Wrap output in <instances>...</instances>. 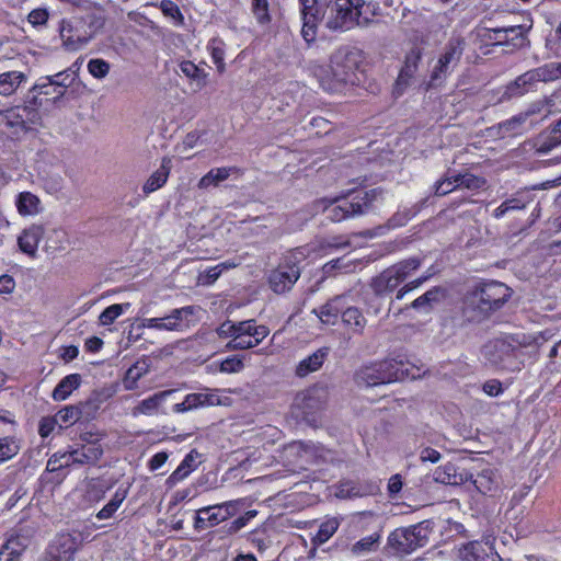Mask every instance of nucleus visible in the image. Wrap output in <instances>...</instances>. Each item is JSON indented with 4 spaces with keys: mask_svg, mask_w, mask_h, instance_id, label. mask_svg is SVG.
Instances as JSON below:
<instances>
[{
    "mask_svg": "<svg viewBox=\"0 0 561 561\" xmlns=\"http://www.w3.org/2000/svg\"><path fill=\"white\" fill-rule=\"evenodd\" d=\"M81 385L80 374H70L64 377L53 391V399L55 401L66 400L76 389Z\"/></svg>",
    "mask_w": 561,
    "mask_h": 561,
    "instance_id": "33",
    "label": "nucleus"
},
{
    "mask_svg": "<svg viewBox=\"0 0 561 561\" xmlns=\"http://www.w3.org/2000/svg\"><path fill=\"white\" fill-rule=\"evenodd\" d=\"M197 456L198 453L196 450H191L169 477V481L176 483L185 479L196 468L195 460Z\"/></svg>",
    "mask_w": 561,
    "mask_h": 561,
    "instance_id": "41",
    "label": "nucleus"
},
{
    "mask_svg": "<svg viewBox=\"0 0 561 561\" xmlns=\"http://www.w3.org/2000/svg\"><path fill=\"white\" fill-rule=\"evenodd\" d=\"M243 369V356L233 355L224 359L220 364V371L222 373H238Z\"/></svg>",
    "mask_w": 561,
    "mask_h": 561,
    "instance_id": "61",
    "label": "nucleus"
},
{
    "mask_svg": "<svg viewBox=\"0 0 561 561\" xmlns=\"http://www.w3.org/2000/svg\"><path fill=\"white\" fill-rule=\"evenodd\" d=\"M561 145V138L551 128L548 135L541 134L535 141L534 148L537 153L546 154Z\"/></svg>",
    "mask_w": 561,
    "mask_h": 561,
    "instance_id": "44",
    "label": "nucleus"
},
{
    "mask_svg": "<svg viewBox=\"0 0 561 561\" xmlns=\"http://www.w3.org/2000/svg\"><path fill=\"white\" fill-rule=\"evenodd\" d=\"M379 538L380 537L378 534H373L365 538H362L360 540L353 545L352 552L355 554H362L375 550L379 541Z\"/></svg>",
    "mask_w": 561,
    "mask_h": 561,
    "instance_id": "56",
    "label": "nucleus"
},
{
    "mask_svg": "<svg viewBox=\"0 0 561 561\" xmlns=\"http://www.w3.org/2000/svg\"><path fill=\"white\" fill-rule=\"evenodd\" d=\"M124 500V496L116 493L113 499L98 513L96 517L99 519H107L110 518L119 507Z\"/></svg>",
    "mask_w": 561,
    "mask_h": 561,
    "instance_id": "62",
    "label": "nucleus"
},
{
    "mask_svg": "<svg viewBox=\"0 0 561 561\" xmlns=\"http://www.w3.org/2000/svg\"><path fill=\"white\" fill-rule=\"evenodd\" d=\"M82 419L81 412L77 405H67L58 411L56 414V421L60 422V426L62 424H75L79 420Z\"/></svg>",
    "mask_w": 561,
    "mask_h": 561,
    "instance_id": "54",
    "label": "nucleus"
},
{
    "mask_svg": "<svg viewBox=\"0 0 561 561\" xmlns=\"http://www.w3.org/2000/svg\"><path fill=\"white\" fill-rule=\"evenodd\" d=\"M16 207L23 216L36 215L41 209V201L31 192H22L18 195Z\"/></svg>",
    "mask_w": 561,
    "mask_h": 561,
    "instance_id": "37",
    "label": "nucleus"
},
{
    "mask_svg": "<svg viewBox=\"0 0 561 561\" xmlns=\"http://www.w3.org/2000/svg\"><path fill=\"white\" fill-rule=\"evenodd\" d=\"M179 67H180L181 72L185 77H187L192 80H195L199 87L205 85L206 75L194 62H192L190 60H184L180 64Z\"/></svg>",
    "mask_w": 561,
    "mask_h": 561,
    "instance_id": "52",
    "label": "nucleus"
},
{
    "mask_svg": "<svg viewBox=\"0 0 561 561\" xmlns=\"http://www.w3.org/2000/svg\"><path fill=\"white\" fill-rule=\"evenodd\" d=\"M88 70L96 79L105 78L110 72V64L101 58H93L88 62Z\"/></svg>",
    "mask_w": 561,
    "mask_h": 561,
    "instance_id": "57",
    "label": "nucleus"
},
{
    "mask_svg": "<svg viewBox=\"0 0 561 561\" xmlns=\"http://www.w3.org/2000/svg\"><path fill=\"white\" fill-rule=\"evenodd\" d=\"M201 311V307L192 305L172 309L169 316L170 320H173V323L176 327V332H183L197 323V316Z\"/></svg>",
    "mask_w": 561,
    "mask_h": 561,
    "instance_id": "22",
    "label": "nucleus"
},
{
    "mask_svg": "<svg viewBox=\"0 0 561 561\" xmlns=\"http://www.w3.org/2000/svg\"><path fill=\"white\" fill-rule=\"evenodd\" d=\"M26 539L21 536L10 537L0 549V561H15L24 551Z\"/></svg>",
    "mask_w": 561,
    "mask_h": 561,
    "instance_id": "35",
    "label": "nucleus"
},
{
    "mask_svg": "<svg viewBox=\"0 0 561 561\" xmlns=\"http://www.w3.org/2000/svg\"><path fill=\"white\" fill-rule=\"evenodd\" d=\"M38 110V106L30 103V96H27L26 105L0 111V116L8 127L28 131L42 123V115Z\"/></svg>",
    "mask_w": 561,
    "mask_h": 561,
    "instance_id": "12",
    "label": "nucleus"
},
{
    "mask_svg": "<svg viewBox=\"0 0 561 561\" xmlns=\"http://www.w3.org/2000/svg\"><path fill=\"white\" fill-rule=\"evenodd\" d=\"M409 374L407 363L390 358L360 367L354 375L358 387H375L402 380Z\"/></svg>",
    "mask_w": 561,
    "mask_h": 561,
    "instance_id": "4",
    "label": "nucleus"
},
{
    "mask_svg": "<svg viewBox=\"0 0 561 561\" xmlns=\"http://www.w3.org/2000/svg\"><path fill=\"white\" fill-rule=\"evenodd\" d=\"M44 234V227L38 225H32L27 229L23 230L22 234L18 239L20 250L30 256H35L38 242Z\"/></svg>",
    "mask_w": 561,
    "mask_h": 561,
    "instance_id": "27",
    "label": "nucleus"
},
{
    "mask_svg": "<svg viewBox=\"0 0 561 561\" xmlns=\"http://www.w3.org/2000/svg\"><path fill=\"white\" fill-rule=\"evenodd\" d=\"M531 25H513L507 27L491 28L490 39L494 41V45L512 46L514 48H523L529 45L526 33L530 30Z\"/></svg>",
    "mask_w": 561,
    "mask_h": 561,
    "instance_id": "16",
    "label": "nucleus"
},
{
    "mask_svg": "<svg viewBox=\"0 0 561 561\" xmlns=\"http://www.w3.org/2000/svg\"><path fill=\"white\" fill-rule=\"evenodd\" d=\"M27 79L22 71H8L0 75V95L11 96Z\"/></svg>",
    "mask_w": 561,
    "mask_h": 561,
    "instance_id": "31",
    "label": "nucleus"
},
{
    "mask_svg": "<svg viewBox=\"0 0 561 561\" xmlns=\"http://www.w3.org/2000/svg\"><path fill=\"white\" fill-rule=\"evenodd\" d=\"M172 169V159L170 157H163L161 164L145 182L142 192L145 195H149L157 190L161 188L168 181Z\"/></svg>",
    "mask_w": 561,
    "mask_h": 561,
    "instance_id": "26",
    "label": "nucleus"
},
{
    "mask_svg": "<svg viewBox=\"0 0 561 561\" xmlns=\"http://www.w3.org/2000/svg\"><path fill=\"white\" fill-rule=\"evenodd\" d=\"M217 333L221 337H234L231 342L228 343V347L240 350L245 348V341L242 337L245 334L244 322H239L236 324L234 322L228 320L217 329Z\"/></svg>",
    "mask_w": 561,
    "mask_h": 561,
    "instance_id": "29",
    "label": "nucleus"
},
{
    "mask_svg": "<svg viewBox=\"0 0 561 561\" xmlns=\"http://www.w3.org/2000/svg\"><path fill=\"white\" fill-rule=\"evenodd\" d=\"M526 121L527 114L518 113L517 115L497 124V135L501 137H510L520 134Z\"/></svg>",
    "mask_w": 561,
    "mask_h": 561,
    "instance_id": "38",
    "label": "nucleus"
},
{
    "mask_svg": "<svg viewBox=\"0 0 561 561\" xmlns=\"http://www.w3.org/2000/svg\"><path fill=\"white\" fill-rule=\"evenodd\" d=\"M78 408L81 412L82 419L92 420L95 417L98 410L100 409V401L98 398H89L84 402H80Z\"/></svg>",
    "mask_w": 561,
    "mask_h": 561,
    "instance_id": "60",
    "label": "nucleus"
},
{
    "mask_svg": "<svg viewBox=\"0 0 561 561\" xmlns=\"http://www.w3.org/2000/svg\"><path fill=\"white\" fill-rule=\"evenodd\" d=\"M457 179L458 187H466L468 190H479L483 187L486 181L482 178L473 175L471 173L455 174Z\"/></svg>",
    "mask_w": 561,
    "mask_h": 561,
    "instance_id": "55",
    "label": "nucleus"
},
{
    "mask_svg": "<svg viewBox=\"0 0 561 561\" xmlns=\"http://www.w3.org/2000/svg\"><path fill=\"white\" fill-rule=\"evenodd\" d=\"M75 461L78 465H94L103 455L99 444L83 445L81 449H75Z\"/></svg>",
    "mask_w": 561,
    "mask_h": 561,
    "instance_id": "39",
    "label": "nucleus"
},
{
    "mask_svg": "<svg viewBox=\"0 0 561 561\" xmlns=\"http://www.w3.org/2000/svg\"><path fill=\"white\" fill-rule=\"evenodd\" d=\"M251 10L260 25L266 26L271 23L268 0H252Z\"/></svg>",
    "mask_w": 561,
    "mask_h": 561,
    "instance_id": "46",
    "label": "nucleus"
},
{
    "mask_svg": "<svg viewBox=\"0 0 561 561\" xmlns=\"http://www.w3.org/2000/svg\"><path fill=\"white\" fill-rule=\"evenodd\" d=\"M551 73L547 64L522 73L505 87L501 100L520 98L535 90L539 82L553 81Z\"/></svg>",
    "mask_w": 561,
    "mask_h": 561,
    "instance_id": "9",
    "label": "nucleus"
},
{
    "mask_svg": "<svg viewBox=\"0 0 561 561\" xmlns=\"http://www.w3.org/2000/svg\"><path fill=\"white\" fill-rule=\"evenodd\" d=\"M160 9L165 16L173 19L176 22V24H183V14L181 13L175 2H173L172 0H162L160 2Z\"/></svg>",
    "mask_w": 561,
    "mask_h": 561,
    "instance_id": "58",
    "label": "nucleus"
},
{
    "mask_svg": "<svg viewBox=\"0 0 561 561\" xmlns=\"http://www.w3.org/2000/svg\"><path fill=\"white\" fill-rule=\"evenodd\" d=\"M234 504L229 503L226 506V513L222 514L224 506L216 505V506H209L204 507L197 511V514L195 516V528L196 529H205L208 527H213L217 524H219L221 520H225L228 515L231 513L229 512V507H232Z\"/></svg>",
    "mask_w": 561,
    "mask_h": 561,
    "instance_id": "20",
    "label": "nucleus"
},
{
    "mask_svg": "<svg viewBox=\"0 0 561 561\" xmlns=\"http://www.w3.org/2000/svg\"><path fill=\"white\" fill-rule=\"evenodd\" d=\"M465 45V39L461 37H454L448 41L445 46V51L439 57L432 72L430 85L435 87L440 84L446 77L454 71L461 59Z\"/></svg>",
    "mask_w": 561,
    "mask_h": 561,
    "instance_id": "10",
    "label": "nucleus"
},
{
    "mask_svg": "<svg viewBox=\"0 0 561 561\" xmlns=\"http://www.w3.org/2000/svg\"><path fill=\"white\" fill-rule=\"evenodd\" d=\"M425 201L416 203L411 207H404L393 214L388 220L389 228H398L407 225L422 208Z\"/></svg>",
    "mask_w": 561,
    "mask_h": 561,
    "instance_id": "42",
    "label": "nucleus"
},
{
    "mask_svg": "<svg viewBox=\"0 0 561 561\" xmlns=\"http://www.w3.org/2000/svg\"><path fill=\"white\" fill-rule=\"evenodd\" d=\"M80 545V535L62 533L56 536L47 551H49V556L54 558L60 557V559L73 561L75 553L78 551Z\"/></svg>",
    "mask_w": 561,
    "mask_h": 561,
    "instance_id": "18",
    "label": "nucleus"
},
{
    "mask_svg": "<svg viewBox=\"0 0 561 561\" xmlns=\"http://www.w3.org/2000/svg\"><path fill=\"white\" fill-rule=\"evenodd\" d=\"M447 298V289L443 286H435L426 293L414 299L410 308L424 313L431 312L436 306L440 305Z\"/></svg>",
    "mask_w": 561,
    "mask_h": 561,
    "instance_id": "21",
    "label": "nucleus"
},
{
    "mask_svg": "<svg viewBox=\"0 0 561 561\" xmlns=\"http://www.w3.org/2000/svg\"><path fill=\"white\" fill-rule=\"evenodd\" d=\"M186 407L191 410L204 405H214L219 402L218 396L215 393H190L184 399Z\"/></svg>",
    "mask_w": 561,
    "mask_h": 561,
    "instance_id": "47",
    "label": "nucleus"
},
{
    "mask_svg": "<svg viewBox=\"0 0 561 561\" xmlns=\"http://www.w3.org/2000/svg\"><path fill=\"white\" fill-rule=\"evenodd\" d=\"M340 526V522L337 518H330L325 522H323L320 527H319V530L316 535V541L318 543H324L327 542L337 530Z\"/></svg>",
    "mask_w": 561,
    "mask_h": 561,
    "instance_id": "53",
    "label": "nucleus"
},
{
    "mask_svg": "<svg viewBox=\"0 0 561 561\" xmlns=\"http://www.w3.org/2000/svg\"><path fill=\"white\" fill-rule=\"evenodd\" d=\"M512 289L497 280L479 282L463 297L462 314L468 322L481 323L501 310Z\"/></svg>",
    "mask_w": 561,
    "mask_h": 561,
    "instance_id": "1",
    "label": "nucleus"
},
{
    "mask_svg": "<svg viewBox=\"0 0 561 561\" xmlns=\"http://www.w3.org/2000/svg\"><path fill=\"white\" fill-rule=\"evenodd\" d=\"M377 486L373 482H356L352 480L341 481L336 496L341 499L363 497L375 493Z\"/></svg>",
    "mask_w": 561,
    "mask_h": 561,
    "instance_id": "24",
    "label": "nucleus"
},
{
    "mask_svg": "<svg viewBox=\"0 0 561 561\" xmlns=\"http://www.w3.org/2000/svg\"><path fill=\"white\" fill-rule=\"evenodd\" d=\"M140 328L156 329L160 331H175L176 327L173 323V320H170V316L167 314L161 318H147L142 319Z\"/></svg>",
    "mask_w": 561,
    "mask_h": 561,
    "instance_id": "48",
    "label": "nucleus"
},
{
    "mask_svg": "<svg viewBox=\"0 0 561 561\" xmlns=\"http://www.w3.org/2000/svg\"><path fill=\"white\" fill-rule=\"evenodd\" d=\"M432 275H433V273L427 272V273L421 275L420 277L405 283L401 288L398 289L396 298L398 300L403 299V297L408 293L419 288L421 285H423L425 282H427L432 277Z\"/></svg>",
    "mask_w": 561,
    "mask_h": 561,
    "instance_id": "59",
    "label": "nucleus"
},
{
    "mask_svg": "<svg viewBox=\"0 0 561 561\" xmlns=\"http://www.w3.org/2000/svg\"><path fill=\"white\" fill-rule=\"evenodd\" d=\"M423 47L419 44H413L405 55L404 65L400 70L396 81V89L403 90L410 83V80L417 72L419 64L422 60Z\"/></svg>",
    "mask_w": 561,
    "mask_h": 561,
    "instance_id": "19",
    "label": "nucleus"
},
{
    "mask_svg": "<svg viewBox=\"0 0 561 561\" xmlns=\"http://www.w3.org/2000/svg\"><path fill=\"white\" fill-rule=\"evenodd\" d=\"M329 399V388L325 385H314L299 392L291 407V412L308 425L316 427L320 413L324 410Z\"/></svg>",
    "mask_w": 561,
    "mask_h": 561,
    "instance_id": "5",
    "label": "nucleus"
},
{
    "mask_svg": "<svg viewBox=\"0 0 561 561\" xmlns=\"http://www.w3.org/2000/svg\"><path fill=\"white\" fill-rule=\"evenodd\" d=\"M472 484L482 494H491L499 486L496 473L490 469H483L476 476L473 474Z\"/></svg>",
    "mask_w": 561,
    "mask_h": 561,
    "instance_id": "32",
    "label": "nucleus"
},
{
    "mask_svg": "<svg viewBox=\"0 0 561 561\" xmlns=\"http://www.w3.org/2000/svg\"><path fill=\"white\" fill-rule=\"evenodd\" d=\"M130 307V304H114L105 308L99 317L102 325L112 324L124 311Z\"/></svg>",
    "mask_w": 561,
    "mask_h": 561,
    "instance_id": "51",
    "label": "nucleus"
},
{
    "mask_svg": "<svg viewBox=\"0 0 561 561\" xmlns=\"http://www.w3.org/2000/svg\"><path fill=\"white\" fill-rule=\"evenodd\" d=\"M383 191L380 187L369 191H357L333 199L321 198L313 203L316 213H323L333 222L363 216L374 210L376 203L381 201Z\"/></svg>",
    "mask_w": 561,
    "mask_h": 561,
    "instance_id": "3",
    "label": "nucleus"
},
{
    "mask_svg": "<svg viewBox=\"0 0 561 561\" xmlns=\"http://www.w3.org/2000/svg\"><path fill=\"white\" fill-rule=\"evenodd\" d=\"M341 319L343 324L354 334H362L367 323L366 318L356 307H348L342 310Z\"/></svg>",
    "mask_w": 561,
    "mask_h": 561,
    "instance_id": "34",
    "label": "nucleus"
},
{
    "mask_svg": "<svg viewBox=\"0 0 561 561\" xmlns=\"http://www.w3.org/2000/svg\"><path fill=\"white\" fill-rule=\"evenodd\" d=\"M65 95V83L61 81L50 82L44 80L35 84L28 92L30 103L39 108H48L57 104Z\"/></svg>",
    "mask_w": 561,
    "mask_h": 561,
    "instance_id": "14",
    "label": "nucleus"
},
{
    "mask_svg": "<svg viewBox=\"0 0 561 561\" xmlns=\"http://www.w3.org/2000/svg\"><path fill=\"white\" fill-rule=\"evenodd\" d=\"M354 0H331L323 13L325 26L331 31L355 27Z\"/></svg>",
    "mask_w": 561,
    "mask_h": 561,
    "instance_id": "13",
    "label": "nucleus"
},
{
    "mask_svg": "<svg viewBox=\"0 0 561 561\" xmlns=\"http://www.w3.org/2000/svg\"><path fill=\"white\" fill-rule=\"evenodd\" d=\"M20 451V443L13 437L0 438V462L10 460Z\"/></svg>",
    "mask_w": 561,
    "mask_h": 561,
    "instance_id": "49",
    "label": "nucleus"
},
{
    "mask_svg": "<svg viewBox=\"0 0 561 561\" xmlns=\"http://www.w3.org/2000/svg\"><path fill=\"white\" fill-rule=\"evenodd\" d=\"M209 49L211 53V58L214 64L217 66L219 72L225 70L224 64V49L221 47V42L213 39L209 44Z\"/></svg>",
    "mask_w": 561,
    "mask_h": 561,
    "instance_id": "63",
    "label": "nucleus"
},
{
    "mask_svg": "<svg viewBox=\"0 0 561 561\" xmlns=\"http://www.w3.org/2000/svg\"><path fill=\"white\" fill-rule=\"evenodd\" d=\"M481 353L486 364L500 370L519 371L524 366L520 351L508 339L488 342Z\"/></svg>",
    "mask_w": 561,
    "mask_h": 561,
    "instance_id": "7",
    "label": "nucleus"
},
{
    "mask_svg": "<svg viewBox=\"0 0 561 561\" xmlns=\"http://www.w3.org/2000/svg\"><path fill=\"white\" fill-rule=\"evenodd\" d=\"M342 297H335L319 309V318L323 323L334 324L342 313Z\"/></svg>",
    "mask_w": 561,
    "mask_h": 561,
    "instance_id": "43",
    "label": "nucleus"
},
{
    "mask_svg": "<svg viewBox=\"0 0 561 561\" xmlns=\"http://www.w3.org/2000/svg\"><path fill=\"white\" fill-rule=\"evenodd\" d=\"M460 561H500V554L489 540H474L458 549Z\"/></svg>",
    "mask_w": 561,
    "mask_h": 561,
    "instance_id": "17",
    "label": "nucleus"
},
{
    "mask_svg": "<svg viewBox=\"0 0 561 561\" xmlns=\"http://www.w3.org/2000/svg\"><path fill=\"white\" fill-rule=\"evenodd\" d=\"M93 23H87L83 19L62 20L59 26L64 45L70 50H77L85 45L95 34Z\"/></svg>",
    "mask_w": 561,
    "mask_h": 561,
    "instance_id": "11",
    "label": "nucleus"
},
{
    "mask_svg": "<svg viewBox=\"0 0 561 561\" xmlns=\"http://www.w3.org/2000/svg\"><path fill=\"white\" fill-rule=\"evenodd\" d=\"M241 175V170L236 167L215 168L199 180L197 187L201 190H207L209 186H218L221 182L231 176L238 179Z\"/></svg>",
    "mask_w": 561,
    "mask_h": 561,
    "instance_id": "25",
    "label": "nucleus"
},
{
    "mask_svg": "<svg viewBox=\"0 0 561 561\" xmlns=\"http://www.w3.org/2000/svg\"><path fill=\"white\" fill-rule=\"evenodd\" d=\"M430 529L425 522L394 529L388 537L389 546L400 553H411L427 545Z\"/></svg>",
    "mask_w": 561,
    "mask_h": 561,
    "instance_id": "8",
    "label": "nucleus"
},
{
    "mask_svg": "<svg viewBox=\"0 0 561 561\" xmlns=\"http://www.w3.org/2000/svg\"><path fill=\"white\" fill-rule=\"evenodd\" d=\"M360 61L358 50L348 47L336 49L330 57V66L314 68L321 88L329 93H342L358 80L356 70Z\"/></svg>",
    "mask_w": 561,
    "mask_h": 561,
    "instance_id": "2",
    "label": "nucleus"
},
{
    "mask_svg": "<svg viewBox=\"0 0 561 561\" xmlns=\"http://www.w3.org/2000/svg\"><path fill=\"white\" fill-rule=\"evenodd\" d=\"M149 371V363L146 359L137 360L130 366L123 379V386L126 390H135L138 380Z\"/></svg>",
    "mask_w": 561,
    "mask_h": 561,
    "instance_id": "36",
    "label": "nucleus"
},
{
    "mask_svg": "<svg viewBox=\"0 0 561 561\" xmlns=\"http://www.w3.org/2000/svg\"><path fill=\"white\" fill-rule=\"evenodd\" d=\"M170 393V390L161 391L140 401L136 407L131 409V415L137 417L139 415H152L157 413L160 405Z\"/></svg>",
    "mask_w": 561,
    "mask_h": 561,
    "instance_id": "30",
    "label": "nucleus"
},
{
    "mask_svg": "<svg viewBox=\"0 0 561 561\" xmlns=\"http://www.w3.org/2000/svg\"><path fill=\"white\" fill-rule=\"evenodd\" d=\"M354 16L355 26L368 27L377 21L375 16L380 14V7L375 2H367L365 0H354Z\"/></svg>",
    "mask_w": 561,
    "mask_h": 561,
    "instance_id": "23",
    "label": "nucleus"
},
{
    "mask_svg": "<svg viewBox=\"0 0 561 561\" xmlns=\"http://www.w3.org/2000/svg\"><path fill=\"white\" fill-rule=\"evenodd\" d=\"M300 277V268L296 263H282L271 272L268 284L276 294H284L291 289Z\"/></svg>",
    "mask_w": 561,
    "mask_h": 561,
    "instance_id": "15",
    "label": "nucleus"
},
{
    "mask_svg": "<svg viewBox=\"0 0 561 561\" xmlns=\"http://www.w3.org/2000/svg\"><path fill=\"white\" fill-rule=\"evenodd\" d=\"M270 333L265 325H257L254 320H248V350L256 346Z\"/></svg>",
    "mask_w": 561,
    "mask_h": 561,
    "instance_id": "45",
    "label": "nucleus"
},
{
    "mask_svg": "<svg viewBox=\"0 0 561 561\" xmlns=\"http://www.w3.org/2000/svg\"><path fill=\"white\" fill-rule=\"evenodd\" d=\"M42 238L45 239V249L51 252L65 249L67 243V232L61 228H49Z\"/></svg>",
    "mask_w": 561,
    "mask_h": 561,
    "instance_id": "40",
    "label": "nucleus"
},
{
    "mask_svg": "<svg viewBox=\"0 0 561 561\" xmlns=\"http://www.w3.org/2000/svg\"><path fill=\"white\" fill-rule=\"evenodd\" d=\"M458 187L457 185V179L455 174H450L448 171L445 176L440 180H438L433 188H434V195L435 196H445L453 191H455Z\"/></svg>",
    "mask_w": 561,
    "mask_h": 561,
    "instance_id": "50",
    "label": "nucleus"
},
{
    "mask_svg": "<svg viewBox=\"0 0 561 561\" xmlns=\"http://www.w3.org/2000/svg\"><path fill=\"white\" fill-rule=\"evenodd\" d=\"M435 474H436L435 479L438 482H442L444 484H451V485L457 484L458 474H456V469L451 465L445 466L443 471L436 470Z\"/></svg>",
    "mask_w": 561,
    "mask_h": 561,
    "instance_id": "64",
    "label": "nucleus"
},
{
    "mask_svg": "<svg viewBox=\"0 0 561 561\" xmlns=\"http://www.w3.org/2000/svg\"><path fill=\"white\" fill-rule=\"evenodd\" d=\"M328 355H329L328 347H321V348L317 350L314 353L309 355L307 358L299 362V364L296 367V375L298 377H306L309 374L319 370L322 367Z\"/></svg>",
    "mask_w": 561,
    "mask_h": 561,
    "instance_id": "28",
    "label": "nucleus"
},
{
    "mask_svg": "<svg viewBox=\"0 0 561 561\" xmlns=\"http://www.w3.org/2000/svg\"><path fill=\"white\" fill-rule=\"evenodd\" d=\"M422 265V259L412 256L402 260L373 278L371 288L378 296L390 294L407 282Z\"/></svg>",
    "mask_w": 561,
    "mask_h": 561,
    "instance_id": "6",
    "label": "nucleus"
}]
</instances>
